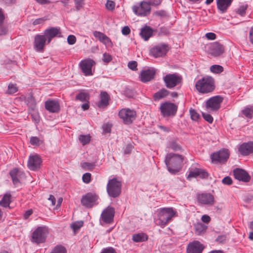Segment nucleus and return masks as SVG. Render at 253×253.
<instances>
[{
	"mask_svg": "<svg viewBox=\"0 0 253 253\" xmlns=\"http://www.w3.org/2000/svg\"><path fill=\"white\" fill-rule=\"evenodd\" d=\"M18 91V88L16 86L15 84H10L8 86V89L6 91V93L8 94H12L15 93Z\"/></svg>",
	"mask_w": 253,
	"mask_h": 253,
	"instance_id": "obj_45",
	"label": "nucleus"
},
{
	"mask_svg": "<svg viewBox=\"0 0 253 253\" xmlns=\"http://www.w3.org/2000/svg\"><path fill=\"white\" fill-rule=\"evenodd\" d=\"M169 93V91L165 88H162L153 95V99L155 101H158L162 98L166 97Z\"/></svg>",
	"mask_w": 253,
	"mask_h": 253,
	"instance_id": "obj_33",
	"label": "nucleus"
},
{
	"mask_svg": "<svg viewBox=\"0 0 253 253\" xmlns=\"http://www.w3.org/2000/svg\"><path fill=\"white\" fill-rule=\"evenodd\" d=\"M132 10L136 15L145 16L150 13L151 6L147 1H142L138 5H133Z\"/></svg>",
	"mask_w": 253,
	"mask_h": 253,
	"instance_id": "obj_14",
	"label": "nucleus"
},
{
	"mask_svg": "<svg viewBox=\"0 0 253 253\" xmlns=\"http://www.w3.org/2000/svg\"><path fill=\"white\" fill-rule=\"evenodd\" d=\"M238 151L243 156H248L253 153V141L243 143L239 146Z\"/></svg>",
	"mask_w": 253,
	"mask_h": 253,
	"instance_id": "obj_25",
	"label": "nucleus"
},
{
	"mask_svg": "<svg viewBox=\"0 0 253 253\" xmlns=\"http://www.w3.org/2000/svg\"><path fill=\"white\" fill-rule=\"evenodd\" d=\"M230 156L228 149L222 148L211 155V162L214 163L224 164L226 163Z\"/></svg>",
	"mask_w": 253,
	"mask_h": 253,
	"instance_id": "obj_8",
	"label": "nucleus"
},
{
	"mask_svg": "<svg viewBox=\"0 0 253 253\" xmlns=\"http://www.w3.org/2000/svg\"><path fill=\"white\" fill-rule=\"evenodd\" d=\"M211 71L215 74H219L223 72V68L221 66L218 64H213L210 67Z\"/></svg>",
	"mask_w": 253,
	"mask_h": 253,
	"instance_id": "obj_39",
	"label": "nucleus"
},
{
	"mask_svg": "<svg viewBox=\"0 0 253 253\" xmlns=\"http://www.w3.org/2000/svg\"><path fill=\"white\" fill-rule=\"evenodd\" d=\"M112 125L109 123H106L102 126V129L104 133H110Z\"/></svg>",
	"mask_w": 253,
	"mask_h": 253,
	"instance_id": "obj_51",
	"label": "nucleus"
},
{
	"mask_svg": "<svg viewBox=\"0 0 253 253\" xmlns=\"http://www.w3.org/2000/svg\"><path fill=\"white\" fill-rule=\"evenodd\" d=\"M223 97L221 95H216L210 98L206 102V107L212 111H216L221 107V104L223 101Z\"/></svg>",
	"mask_w": 253,
	"mask_h": 253,
	"instance_id": "obj_13",
	"label": "nucleus"
},
{
	"mask_svg": "<svg viewBox=\"0 0 253 253\" xmlns=\"http://www.w3.org/2000/svg\"><path fill=\"white\" fill-rule=\"evenodd\" d=\"M82 179L84 182L85 183H89L91 181V174L90 173H85L83 174Z\"/></svg>",
	"mask_w": 253,
	"mask_h": 253,
	"instance_id": "obj_53",
	"label": "nucleus"
},
{
	"mask_svg": "<svg viewBox=\"0 0 253 253\" xmlns=\"http://www.w3.org/2000/svg\"><path fill=\"white\" fill-rule=\"evenodd\" d=\"M81 165L83 169L87 170L92 169L95 166V163L84 162L82 163Z\"/></svg>",
	"mask_w": 253,
	"mask_h": 253,
	"instance_id": "obj_48",
	"label": "nucleus"
},
{
	"mask_svg": "<svg viewBox=\"0 0 253 253\" xmlns=\"http://www.w3.org/2000/svg\"><path fill=\"white\" fill-rule=\"evenodd\" d=\"M169 148L174 151H179L182 149L181 146L175 140L169 141Z\"/></svg>",
	"mask_w": 253,
	"mask_h": 253,
	"instance_id": "obj_40",
	"label": "nucleus"
},
{
	"mask_svg": "<svg viewBox=\"0 0 253 253\" xmlns=\"http://www.w3.org/2000/svg\"><path fill=\"white\" fill-rule=\"evenodd\" d=\"M46 20L47 18L45 17L36 19L33 22V25H37L43 24Z\"/></svg>",
	"mask_w": 253,
	"mask_h": 253,
	"instance_id": "obj_56",
	"label": "nucleus"
},
{
	"mask_svg": "<svg viewBox=\"0 0 253 253\" xmlns=\"http://www.w3.org/2000/svg\"><path fill=\"white\" fill-rule=\"evenodd\" d=\"M154 30L148 26H145L141 28L140 35L145 41H147L152 36Z\"/></svg>",
	"mask_w": 253,
	"mask_h": 253,
	"instance_id": "obj_30",
	"label": "nucleus"
},
{
	"mask_svg": "<svg viewBox=\"0 0 253 253\" xmlns=\"http://www.w3.org/2000/svg\"><path fill=\"white\" fill-rule=\"evenodd\" d=\"M178 106L173 103L166 101L161 104L160 110L164 117L174 116L177 112Z\"/></svg>",
	"mask_w": 253,
	"mask_h": 253,
	"instance_id": "obj_9",
	"label": "nucleus"
},
{
	"mask_svg": "<svg viewBox=\"0 0 253 253\" xmlns=\"http://www.w3.org/2000/svg\"><path fill=\"white\" fill-rule=\"evenodd\" d=\"M50 253H67V250L63 246L58 245L52 249Z\"/></svg>",
	"mask_w": 253,
	"mask_h": 253,
	"instance_id": "obj_38",
	"label": "nucleus"
},
{
	"mask_svg": "<svg viewBox=\"0 0 253 253\" xmlns=\"http://www.w3.org/2000/svg\"><path fill=\"white\" fill-rule=\"evenodd\" d=\"M154 15L160 18H166L169 17V15L167 11L165 10H160L154 12Z\"/></svg>",
	"mask_w": 253,
	"mask_h": 253,
	"instance_id": "obj_47",
	"label": "nucleus"
},
{
	"mask_svg": "<svg viewBox=\"0 0 253 253\" xmlns=\"http://www.w3.org/2000/svg\"><path fill=\"white\" fill-rule=\"evenodd\" d=\"M26 102L29 108V111H34L36 107V101L33 95L30 94L26 100Z\"/></svg>",
	"mask_w": 253,
	"mask_h": 253,
	"instance_id": "obj_34",
	"label": "nucleus"
},
{
	"mask_svg": "<svg viewBox=\"0 0 253 253\" xmlns=\"http://www.w3.org/2000/svg\"><path fill=\"white\" fill-rule=\"evenodd\" d=\"M76 37L73 35H69L67 38V42L69 44L72 45L76 42Z\"/></svg>",
	"mask_w": 253,
	"mask_h": 253,
	"instance_id": "obj_59",
	"label": "nucleus"
},
{
	"mask_svg": "<svg viewBox=\"0 0 253 253\" xmlns=\"http://www.w3.org/2000/svg\"><path fill=\"white\" fill-rule=\"evenodd\" d=\"M191 118L193 121H198L200 118V115L197 113L196 110L190 108L189 110Z\"/></svg>",
	"mask_w": 253,
	"mask_h": 253,
	"instance_id": "obj_46",
	"label": "nucleus"
},
{
	"mask_svg": "<svg viewBox=\"0 0 253 253\" xmlns=\"http://www.w3.org/2000/svg\"><path fill=\"white\" fill-rule=\"evenodd\" d=\"M101 253H117V252L113 248L108 247L103 249Z\"/></svg>",
	"mask_w": 253,
	"mask_h": 253,
	"instance_id": "obj_63",
	"label": "nucleus"
},
{
	"mask_svg": "<svg viewBox=\"0 0 253 253\" xmlns=\"http://www.w3.org/2000/svg\"><path fill=\"white\" fill-rule=\"evenodd\" d=\"M115 213V208L108 206L102 212L100 218V222L110 224L114 221V218Z\"/></svg>",
	"mask_w": 253,
	"mask_h": 253,
	"instance_id": "obj_12",
	"label": "nucleus"
},
{
	"mask_svg": "<svg viewBox=\"0 0 253 253\" xmlns=\"http://www.w3.org/2000/svg\"><path fill=\"white\" fill-rule=\"evenodd\" d=\"M9 174L11 178L12 183L15 186L20 183V171L18 168H15L12 169L10 170Z\"/></svg>",
	"mask_w": 253,
	"mask_h": 253,
	"instance_id": "obj_28",
	"label": "nucleus"
},
{
	"mask_svg": "<svg viewBox=\"0 0 253 253\" xmlns=\"http://www.w3.org/2000/svg\"><path fill=\"white\" fill-rule=\"evenodd\" d=\"M147 2L149 3L150 6H158L161 4L162 0H149V1Z\"/></svg>",
	"mask_w": 253,
	"mask_h": 253,
	"instance_id": "obj_57",
	"label": "nucleus"
},
{
	"mask_svg": "<svg viewBox=\"0 0 253 253\" xmlns=\"http://www.w3.org/2000/svg\"><path fill=\"white\" fill-rule=\"evenodd\" d=\"M171 49L167 43L161 42L152 46L149 50V54L154 58L164 57Z\"/></svg>",
	"mask_w": 253,
	"mask_h": 253,
	"instance_id": "obj_5",
	"label": "nucleus"
},
{
	"mask_svg": "<svg viewBox=\"0 0 253 253\" xmlns=\"http://www.w3.org/2000/svg\"><path fill=\"white\" fill-rule=\"evenodd\" d=\"M122 186V181L117 178L114 177L109 179L106 186L109 196L114 198L118 197L121 194Z\"/></svg>",
	"mask_w": 253,
	"mask_h": 253,
	"instance_id": "obj_4",
	"label": "nucleus"
},
{
	"mask_svg": "<svg viewBox=\"0 0 253 253\" xmlns=\"http://www.w3.org/2000/svg\"><path fill=\"white\" fill-rule=\"evenodd\" d=\"M30 143L33 145H39L40 142V139L36 136H32L30 138Z\"/></svg>",
	"mask_w": 253,
	"mask_h": 253,
	"instance_id": "obj_62",
	"label": "nucleus"
},
{
	"mask_svg": "<svg viewBox=\"0 0 253 253\" xmlns=\"http://www.w3.org/2000/svg\"><path fill=\"white\" fill-rule=\"evenodd\" d=\"M202 116L203 118L207 121L208 123L211 124L213 122V119L211 115L209 114H206L205 113H202Z\"/></svg>",
	"mask_w": 253,
	"mask_h": 253,
	"instance_id": "obj_55",
	"label": "nucleus"
},
{
	"mask_svg": "<svg viewBox=\"0 0 253 253\" xmlns=\"http://www.w3.org/2000/svg\"><path fill=\"white\" fill-rule=\"evenodd\" d=\"M8 32V27L3 24H0V36L7 35Z\"/></svg>",
	"mask_w": 253,
	"mask_h": 253,
	"instance_id": "obj_52",
	"label": "nucleus"
},
{
	"mask_svg": "<svg viewBox=\"0 0 253 253\" xmlns=\"http://www.w3.org/2000/svg\"><path fill=\"white\" fill-rule=\"evenodd\" d=\"M45 109L50 113H58L60 110V104L57 100L49 99L44 102Z\"/></svg>",
	"mask_w": 253,
	"mask_h": 253,
	"instance_id": "obj_24",
	"label": "nucleus"
},
{
	"mask_svg": "<svg viewBox=\"0 0 253 253\" xmlns=\"http://www.w3.org/2000/svg\"><path fill=\"white\" fill-rule=\"evenodd\" d=\"M196 199L198 203L202 205H213L214 203V196L209 193H197Z\"/></svg>",
	"mask_w": 253,
	"mask_h": 253,
	"instance_id": "obj_16",
	"label": "nucleus"
},
{
	"mask_svg": "<svg viewBox=\"0 0 253 253\" xmlns=\"http://www.w3.org/2000/svg\"><path fill=\"white\" fill-rule=\"evenodd\" d=\"M233 173L234 178L239 181L248 182L251 179L248 172L242 169L236 168L233 170Z\"/></svg>",
	"mask_w": 253,
	"mask_h": 253,
	"instance_id": "obj_18",
	"label": "nucleus"
},
{
	"mask_svg": "<svg viewBox=\"0 0 253 253\" xmlns=\"http://www.w3.org/2000/svg\"><path fill=\"white\" fill-rule=\"evenodd\" d=\"M99 196L95 193L88 192L82 196L81 204L86 208L90 209L98 204Z\"/></svg>",
	"mask_w": 253,
	"mask_h": 253,
	"instance_id": "obj_10",
	"label": "nucleus"
},
{
	"mask_svg": "<svg viewBox=\"0 0 253 253\" xmlns=\"http://www.w3.org/2000/svg\"><path fill=\"white\" fill-rule=\"evenodd\" d=\"M184 157L181 155L173 153H168L165 159V162L168 171L172 174L179 172L183 165Z\"/></svg>",
	"mask_w": 253,
	"mask_h": 253,
	"instance_id": "obj_1",
	"label": "nucleus"
},
{
	"mask_svg": "<svg viewBox=\"0 0 253 253\" xmlns=\"http://www.w3.org/2000/svg\"><path fill=\"white\" fill-rule=\"evenodd\" d=\"M208 48L209 53L214 56H218L224 52V46L218 42L210 44Z\"/></svg>",
	"mask_w": 253,
	"mask_h": 253,
	"instance_id": "obj_17",
	"label": "nucleus"
},
{
	"mask_svg": "<svg viewBox=\"0 0 253 253\" xmlns=\"http://www.w3.org/2000/svg\"><path fill=\"white\" fill-rule=\"evenodd\" d=\"M110 97L108 93L105 91H101L100 94V100L96 103L97 106L99 108L104 109L109 105Z\"/></svg>",
	"mask_w": 253,
	"mask_h": 253,
	"instance_id": "obj_26",
	"label": "nucleus"
},
{
	"mask_svg": "<svg viewBox=\"0 0 253 253\" xmlns=\"http://www.w3.org/2000/svg\"><path fill=\"white\" fill-rule=\"evenodd\" d=\"M227 239V235L225 234L219 235L216 239L215 241L219 243H224Z\"/></svg>",
	"mask_w": 253,
	"mask_h": 253,
	"instance_id": "obj_60",
	"label": "nucleus"
},
{
	"mask_svg": "<svg viewBox=\"0 0 253 253\" xmlns=\"http://www.w3.org/2000/svg\"><path fill=\"white\" fill-rule=\"evenodd\" d=\"M106 7L108 10H113L115 7V3L114 1L107 0L106 3Z\"/></svg>",
	"mask_w": 253,
	"mask_h": 253,
	"instance_id": "obj_54",
	"label": "nucleus"
},
{
	"mask_svg": "<svg viewBox=\"0 0 253 253\" xmlns=\"http://www.w3.org/2000/svg\"><path fill=\"white\" fill-rule=\"evenodd\" d=\"M242 114L247 118H253V105H248L242 110Z\"/></svg>",
	"mask_w": 253,
	"mask_h": 253,
	"instance_id": "obj_36",
	"label": "nucleus"
},
{
	"mask_svg": "<svg viewBox=\"0 0 253 253\" xmlns=\"http://www.w3.org/2000/svg\"><path fill=\"white\" fill-rule=\"evenodd\" d=\"M84 0H74L76 10L78 11L83 8L84 5Z\"/></svg>",
	"mask_w": 253,
	"mask_h": 253,
	"instance_id": "obj_49",
	"label": "nucleus"
},
{
	"mask_svg": "<svg viewBox=\"0 0 253 253\" xmlns=\"http://www.w3.org/2000/svg\"><path fill=\"white\" fill-rule=\"evenodd\" d=\"M222 182L225 185H230L232 184L233 181L230 176H227L223 178L222 180Z\"/></svg>",
	"mask_w": 253,
	"mask_h": 253,
	"instance_id": "obj_58",
	"label": "nucleus"
},
{
	"mask_svg": "<svg viewBox=\"0 0 253 253\" xmlns=\"http://www.w3.org/2000/svg\"><path fill=\"white\" fill-rule=\"evenodd\" d=\"M43 35L47 40V43H49L53 38L56 37H61V33L59 28L51 27L44 31Z\"/></svg>",
	"mask_w": 253,
	"mask_h": 253,
	"instance_id": "obj_20",
	"label": "nucleus"
},
{
	"mask_svg": "<svg viewBox=\"0 0 253 253\" xmlns=\"http://www.w3.org/2000/svg\"><path fill=\"white\" fill-rule=\"evenodd\" d=\"M42 160L38 155L30 156L28 162V167L32 170H37L40 169Z\"/></svg>",
	"mask_w": 253,
	"mask_h": 253,
	"instance_id": "obj_21",
	"label": "nucleus"
},
{
	"mask_svg": "<svg viewBox=\"0 0 253 253\" xmlns=\"http://www.w3.org/2000/svg\"><path fill=\"white\" fill-rule=\"evenodd\" d=\"M46 39L43 35H36L34 38V48L38 52L44 51Z\"/></svg>",
	"mask_w": 253,
	"mask_h": 253,
	"instance_id": "obj_19",
	"label": "nucleus"
},
{
	"mask_svg": "<svg viewBox=\"0 0 253 253\" xmlns=\"http://www.w3.org/2000/svg\"><path fill=\"white\" fill-rule=\"evenodd\" d=\"M248 7V5L246 4L245 5H240L236 11V13L240 15L241 16H245L246 14V11Z\"/></svg>",
	"mask_w": 253,
	"mask_h": 253,
	"instance_id": "obj_41",
	"label": "nucleus"
},
{
	"mask_svg": "<svg viewBox=\"0 0 253 253\" xmlns=\"http://www.w3.org/2000/svg\"><path fill=\"white\" fill-rule=\"evenodd\" d=\"M208 226L202 222H198L194 224L195 234L197 235H203L207 230Z\"/></svg>",
	"mask_w": 253,
	"mask_h": 253,
	"instance_id": "obj_29",
	"label": "nucleus"
},
{
	"mask_svg": "<svg viewBox=\"0 0 253 253\" xmlns=\"http://www.w3.org/2000/svg\"><path fill=\"white\" fill-rule=\"evenodd\" d=\"M91 137L88 135H80L79 136V140L83 145H85L89 143L90 141Z\"/></svg>",
	"mask_w": 253,
	"mask_h": 253,
	"instance_id": "obj_42",
	"label": "nucleus"
},
{
	"mask_svg": "<svg viewBox=\"0 0 253 253\" xmlns=\"http://www.w3.org/2000/svg\"><path fill=\"white\" fill-rule=\"evenodd\" d=\"M148 239V235L144 232L134 234L132 236V241L135 243L143 242L147 241Z\"/></svg>",
	"mask_w": 253,
	"mask_h": 253,
	"instance_id": "obj_32",
	"label": "nucleus"
},
{
	"mask_svg": "<svg viewBox=\"0 0 253 253\" xmlns=\"http://www.w3.org/2000/svg\"><path fill=\"white\" fill-rule=\"evenodd\" d=\"M33 120L36 123L40 122V116L37 111L34 110V111H29Z\"/></svg>",
	"mask_w": 253,
	"mask_h": 253,
	"instance_id": "obj_50",
	"label": "nucleus"
},
{
	"mask_svg": "<svg viewBox=\"0 0 253 253\" xmlns=\"http://www.w3.org/2000/svg\"><path fill=\"white\" fill-rule=\"evenodd\" d=\"M47 228L45 226H39L32 233L31 241L32 243L39 244L45 242Z\"/></svg>",
	"mask_w": 253,
	"mask_h": 253,
	"instance_id": "obj_7",
	"label": "nucleus"
},
{
	"mask_svg": "<svg viewBox=\"0 0 253 253\" xmlns=\"http://www.w3.org/2000/svg\"><path fill=\"white\" fill-rule=\"evenodd\" d=\"M186 178L189 180H190L192 178H197L198 177L201 179H207L209 176V174L206 170L197 168H190Z\"/></svg>",
	"mask_w": 253,
	"mask_h": 253,
	"instance_id": "obj_15",
	"label": "nucleus"
},
{
	"mask_svg": "<svg viewBox=\"0 0 253 253\" xmlns=\"http://www.w3.org/2000/svg\"><path fill=\"white\" fill-rule=\"evenodd\" d=\"M176 215V211L172 208H161L158 211L156 224L164 228Z\"/></svg>",
	"mask_w": 253,
	"mask_h": 253,
	"instance_id": "obj_3",
	"label": "nucleus"
},
{
	"mask_svg": "<svg viewBox=\"0 0 253 253\" xmlns=\"http://www.w3.org/2000/svg\"><path fill=\"white\" fill-rule=\"evenodd\" d=\"M156 75V70L153 68L143 70L140 75V81L146 83L153 80Z\"/></svg>",
	"mask_w": 253,
	"mask_h": 253,
	"instance_id": "obj_22",
	"label": "nucleus"
},
{
	"mask_svg": "<svg viewBox=\"0 0 253 253\" xmlns=\"http://www.w3.org/2000/svg\"><path fill=\"white\" fill-rule=\"evenodd\" d=\"M103 61L105 62V63H109L110 62L112 59V56L109 54V53H105L103 54Z\"/></svg>",
	"mask_w": 253,
	"mask_h": 253,
	"instance_id": "obj_61",
	"label": "nucleus"
},
{
	"mask_svg": "<svg viewBox=\"0 0 253 253\" xmlns=\"http://www.w3.org/2000/svg\"><path fill=\"white\" fill-rule=\"evenodd\" d=\"M11 202V195L10 193H6L0 201V206L7 208L9 207V205Z\"/></svg>",
	"mask_w": 253,
	"mask_h": 253,
	"instance_id": "obj_35",
	"label": "nucleus"
},
{
	"mask_svg": "<svg viewBox=\"0 0 253 253\" xmlns=\"http://www.w3.org/2000/svg\"><path fill=\"white\" fill-rule=\"evenodd\" d=\"M157 32L159 36H168L170 34L169 29L165 26L160 27L158 30H157Z\"/></svg>",
	"mask_w": 253,
	"mask_h": 253,
	"instance_id": "obj_43",
	"label": "nucleus"
},
{
	"mask_svg": "<svg viewBox=\"0 0 253 253\" xmlns=\"http://www.w3.org/2000/svg\"><path fill=\"white\" fill-rule=\"evenodd\" d=\"M166 86L168 88H172L181 84L182 78L177 74H168L163 77Z\"/></svg>",
	"mask_w": 253,
	"mask_h": 253,
	"instance_id": "obj_11",
	"label": "nucleus"
},
{
	"mask_svg": "<svg viewBox=\"0 0 253 253\" xmlns=\"http://www.w3.org/2000/svg\"><path fill=\"white\" fill-rule=\"evenodd\" d=\"M80 68L82 72L85 76H91L93 74V71L92 70L93 66L94 64H79Z\"/></svg>",
	"mask_w": 253,
	"mask_h": 253,
	"instance_id": "obj_31",
	"label": "nucleus"
},
{
	"mask_svg": "<svg viewBox=\"0 0 253 253\" xmlns=\"http://www.w3.org/2000/svg\"><path fill=\"white\" fill-rule=\"evenodd\" d=\"M204 246L198 241H194L189 243L187 247V253H202Z\"/></svg>",
	"mask_w": 253,
	"mask_h": 253,
	"instance_id": "obj_23",
	"label": "nucleus"
},
{
	"mask_svg": "<svg viewBox=\"0 0 253 253\" xmlns=\"http://www.w3.org/2000/svg\"><path fill=\"white\" fill-rule=\"evenodd\" d=\"M249 41L253 45V27H251L249 30Z\"/></svg>",
	"mask_w": 253,
	"mask_h": 253,
	"instance_id": "obj_64",
	"label": "nucleus"
},
{
	"mask_svg": "<svg viewBox=\"0 0 253 253\" xmlns=\"http://www.w3.org/2000/svg\"><path fill=\"white\" fill-rule=\"evenodd\" d=\"M118 116L124 124L129 125L132 124L136 119L137 113L133 109L125 108L119 111Z\"/></svg>",
	"mask_w": 253,
	"mask_h": 253,
	"instance_id": "obj_6",
	"label": "nucleus"
},
{
	"mask_svg": "<svg viewBox=\"0 0 253 253\" xmlns=\"http://www.w3.org/2000/svg\"><path fill=\"white\" fill-rule=\"evenodd\" d=\"M89 99V94L87 92L81 91L76 96V100L82 102H88Z\"/></svg>",
	"mask_w": 253,
	"mask_h": 253,
	"instance_id": "obj_37",
	"label": "nucleus"
},
{
	"mask_svg": "<svg viewBox=\"0 0 253 253\" xmlns=\"http://www.w3.org/2000/svg\"><path fill=\"white\" fill-rule=\"evenodd\" d=\"M195 87L200 93L205 94L211 93L216 87L215 80L211 76H205L196 82Z\"/></svg>",
	"mask_w": 253,
	"mask_h": 253,
	"instance_id": "obj_2",
	"label": "nucleus"
},
{
	"mask_svg": "<svg viewBox=\"0 0 253 253\" xmlns=\"http://www.w3.org/2000/svg\"><path fill=\"white\" fill-rule=\"evenodd\" d=\"M233 0H217L216 5L221 13H226L231 6Z\"/></svg>",
	"mask_w": 253,
	"mask_h": 253,
	"instance_id": "obj_27",
	"label": "nucleus"
},
{
	"mask_svg": "<svg viewBox=\"0 0 253 253\" xmlns=\"http://www.w3.org/2000/svg\"><path fill=\"white\" fill-rule=\"evenodd\" d=\"M84 225V222L83 221H78L73 222L71 225V227L74 232L78 231Z\"/></svg>",
	"mask_w": 253,
	"mask_h": 253,
	"instance_id": "obj_44",
	"label": "nucleus"
}]
</instances>
